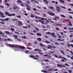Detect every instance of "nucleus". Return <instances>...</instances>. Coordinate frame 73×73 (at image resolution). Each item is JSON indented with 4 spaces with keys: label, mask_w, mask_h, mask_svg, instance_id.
<instances>
[{
    "label": "nucleus",
    "mask_w": 73,
    "mask_h": 73,
    "mask_svg": "<svg viewBox=\"0 0 73 73\" xmlns=\"http://www.w3.org/2000/svg\"><path fill=\"white\" fill-rule=\"evenodd\" d=\"M8 45L12 47H14V48L16 47L17 48H19L20 49H25V47H23L22 46L19 45H15L14 44H8Z\"/></svg>",
    "instance_id": "obj_1"
},
{
    "label": "nucleus",
    "mask_w": 73,
    "mask_h": 73,
    "mask_svg": "<svg viewBox=\"0 0 73 73\" xmlns=\"http://www.w3.org/2000/svg\"><path fill=\"white\" fill-rule=\"evenodd\" d=\"M51 35L53 37H54V38H56V35L55 34V33H53L52 34H51Z\"/></svg>",
    "instance_id": "obj_2"
},
{
    "label": "nucleus",
    "mask_w": 73,
    "mask_h": 73,
    "mask_svg": "<svg viewBox=\"0 0 73 73\" xmlns=\"http://www.w3.org/2000/svg\"><path fill=\"white\" fill-rule=\"evenodd\" d=\"M56 8H57V9H56V10H57V11L59 12H60V9H61V8H60V7H58V6H56Z\"/></svg>",
    "instance_id": "obj_3"
},
{
    "label": "nucleus",
    "mask_w": 73,
    "mask_h": 73,
    "mask_svg": "<svg viewBox=\"0 0 73 73\" xmlns=\"http://www.w3.org/2000/svg\"><path fill=\"white\" fill-rule=\"evenodd\" d=\"M53 20H56V21H57V20L56 19H59V17L58 16H56L55 17V18H53Z\"/></svg>",
    "instance_id": "obj_4"
},
{
    "label": "nucleus",
    "mask_w": 73,
    "mask_h": 73,
    "mask_svg": "<svg viewBox=\"0 0 73 73\" xmlns=\"http://www.w3.org/2000/svg\"><path fill=\"white\" fill-rule=\"evenodd\" d=\"M68 21H69L68 23H69V24H68V25H69L70 26H72V24L71 22H70V20H68Z\"/></svg>",
    "instance_id": "obj_5"
},
{
    "label": "nucleus",
    "mask_w": 73,
    "mask_h": 73,
    "mask_svg": "<svg viewBox=\"0 0 73 73\" xmlns=\"http://www.w3.org/2000/svg\"><path fill=\"white\" fill-rule=\"evenodd\" d=\"M18 25L20 26H21V25H23V23H22V22L19 21V22L18 23Z\"/></svg>",
    "instance_id": "obj_6"
},
{
    "label": "nucleus",
    "mask_w": 73,
    "mask_h": 73,
    "mask_svg": "<svg viewBox=\"0 0 73 73\" xmlns=\"http://www.w3.org/2000/svg\"><path fill=\"white\" fill-rule=\"evenodd\" d=\"M57 67L58 68H62V65L58 64L57 65Z\"/></svg>",
    "instance_id": "obj_7"
},
{
    "label": "nucleus",
    "mask_w": 73,
    "mask_h": 73,
    "mask_svg": "<svg viewBox=\"0 0 73 73\" xmlns=\"http://www.w3.org/2000/svg\"><path fill=\"white\" fill-rule=\"evenodd\" d=\"M18 3H22L23 2L21 0H18L17 1Z\"/></svg>",
    "instance_id": "obj_8"
},
{
    "label": "nucleus",
    "mask_w": 73,
    "mask_h": 73,
    "mask_svg": "<svg viewBox=\"0 0 73 73\" xmlns=\"http://www.w3.org/2000/svg\"><path fill=\"white\" fill-rule=\"evenodd\" d=\"M13 36L14 37V38H15V39H17V38H18V37L17 35H14Z\"/></svg>",
    "instance_id": "obj_9"
},
{
    "label": "nucleus",
    "mask_w": 73,
    "mask_h": 73,
    "mask_svg": "<svg viewBox=\"0 0 73 73\" xmlns=\"http://www.w3.org/2000/svg\"><path fill=\"white\" fill-rule=\"evenodd\" d=\"M35 51H39V52H41V50L39 49H35Z\"/></svg>",
    "instance_id": "obj_10"
},
{
    "label": "nucleus",
    "mask_w": 73,
    "mask_h": 73,
    "mask_svg": "<svg viewBox=\"0 0 73 73\" xmlns=\"http://www.w3.org/2000/svg\"><path fill=\"white\" fill-rule=\"evenodd\" d=\"M36 36H41V34L40 33H37L36 34Z\"/></svg>",
    "instance_id": "obj_11"
},
{
    "label": "nucleus",
    "mask_w": 73,
    "mask_h": 73,
    "mask_svg": "<svg viewBox=\"0 0 73 73\" xmlns=\"http://www.w3.org/2000/svg\"><path fill=\"white\" fill-rule=\"evenodd\" d=\"M37 40L39 41H41V38H37Z\"/></svg>",
    "instance_id": "obj_12"
},
{
    "label": "nucleus",
    "mask_w": 73,
    "mask_h": 73,
    "mask_svg": "<svg viewBox=\"0 0 73 73\" xmlns=\"http://www.w3.org/2000/svg\"><path fill=\"white\" fill-rule=\"evenodd\" d=\"M43 2H45L46 4H48L49 2L46 1V0H43Z\"/></svg>",
    "instance_id": "obj_13"
},
{
    "label": "nucleus",
    "mask_w": 73,
    "mask_h": 73,
    "mask_svg": "<svg viewBox=\"0 0 73 73\" xmlns=\"http://www.w3.org/2000/svg\"><path fill=\"white\" fill-rule=\"evenodd\" d=\"M5 33H6V34H8V35H10V32L8 31H6L5 32Z\"/></svg>",
    "instance_id": "obj_14"
},
{
    "label": "nucleus",
    "mask_w": 73,
    "mask_h": 73,
    "mask_svg": "<svg viewBox=\"0 0 73 73\" xmlns=\"http://www.w3.org/2000/svg\"><path fill=\"white\" fill-rule=\"evenodd\" d=\"M60 16L61 17H63L64 18H65L66 17L64 15L62 14H61L60 15Z\"/></svg>",
    "instance_id": "obj_15"
},
{
    "label": "nucleus",
    "mask_w": 73,
    "mask_h": 73,
    "mask_svg": "<svg viewBox=\"0 0 73 73\" xmlns=\"http://www.w3.org/2000/svg\"><path fill=\"white\" fill-rule=\"evenodd\" d=\"M9 20V18H6L4 19V20L6 21H8Z\"/></svg>",
    "instance_id": "obj_16"
},
{
    "label": "nucleus",
    "mask_w": 73,
    "mask_h": 73,
    "mask_svg": "<svg viewBox=\"0 0 73 73\" xmlns=\"http://www.w3.org/2000/svg\"><path fill=\"white\" fill-rule=\"evenodd\" d=\"M40 45L41 46H42V47H44V46H45V45H43V44L41 43H40Z\"/></svg>",
    "instance_id": "obj_17"
},
{
    "label": "nucleus",
    "mask_w": 73,
    "mask_h": 73,
    "mask_svg": "<svg viewBox=\"0 0 73 73\" xmlns=\"http://www.w3.org/2000/svg\"><path fill=\"white\" fill-rule=\"evenodd\" d=\"M22 38H24V39H27V37L25 36H24L21 37Z\"/></svg>",
    "instance_id": "obj_18"
},
{
    "label": "nucleus",
    "mask_w": 73,
    "mask_h": 73,
    "mask_svg": "<svg viewBox=\"0 0 73 73\" xmlns=\"http://www.w3.org/2000/svg\"><path fill=\"white\" fill-rule=\"evenodd\" d=\"M35 29L36 31H38V32L39 31V29H38V28L37 27H35Z\"/></svg>",
    "instance_id": "obj_19"
},
{
    "label": "nucleus",
    "mask_w": 73,
    "mask_h": 73,
    "mask_svg": "<svg viewBox=\"0 0 73 73\" xmlns=\"http://www.w3.org/2000/svg\"><path fill=\"white\" fill-rule=\"evenodd\" d=\"M41 72H43V73H48V72H47V71H46V70H45L44 71L43 70H42Z\"/></svg>",
    "instance_id": "obj_20"
},
{
    "label": "nucleus",
    "mask_w": 73,
    "mask_h": 73,
    "mask_svg": "<svg viewBox=\"0 0 73 73\" xmlns=\"http://www.w3.org/2000/svg\"><path fill=\"white\" fill-rule=\"evenodd\" d=\"M29 57L32 58H35V56H33V55H31V56H29Z\"/></svg>",
    "instance_id": "obj_21"
},
{
    "label": "nucleus",
    "mask_w": 73,
    "mask_h": 73,
    "mask_svg": "<svg viewBox=\"0 0 73 73\" xmlns=\"http://www.w3.org/2000/svg\"><path fill=\"white\" fill-rule=\"evenodd\" d=\"M9 12H8L7 11H6L5 13V14H6V15H9Z\"/></svg>",
    "instance_id": "obj_22"
},
{
    "label": "nucleus",
    "mask_w": 73,
    "mask_h": 73,
    "mask_svg": "<svg viewBox=\"0 0 73 73\" xmlns=\"http://www.w3.org/2000/svg\"><path fill=\"white\" fill-rule=\"evenodd\" d=\"M60 52H61V53H62L64 55H65V53H64V51H63L60 50Z\"/></svg>",
    "instance_id": "obj_23"
},
{
    "label": "nucleus",
    "mask_w": 73,
    "mask_h": 73,
    "mask_svg": "<svg viewBox=\"0 0 73 73\" xmlns=\"http://www.w3.org/2000/svg\"><path fill=\"white\" fill-rule=\"evenodd\" d=\"M49 15H50L51 16H53V15H55V14H54V13H50L49 14Z\"/></svg>",
    "instance_id": "obj_24"
},
{
    "label": "nucleus",
    "mask_w": 73,
    "mask_h": 73,
    "mask_svg": "<svg viewBox=\"0 0 73 73\" xmlns=\"http://www.w3.org/2000/svg\"><path fill=\"white\" fill-rule=\"evenodd\" d=\"M48 20H49V21H50V23H54V22L53 21H51V19H48Z\"/></svg>",
    "instance_id": "obj_25"
},
{
    "label": "nucleus",
    "mask_w": 73,
    "mask_h": 73,
    "mask_svg": "<svg viewBox=\"0 0 73 73\" xmlns=\"http://www.w3.org/2000/svg\"><path fill=\"white\" fill-rule=\"evenodd\" d=\"M17 7H13V9H14V10H15V9H17Z\"/></svg>",
    "instance_id": "obj_26"
},
{
    "label": "nucleus",
    "mask_w": 73,
    "mask_h": 73,
    "mask_svg": "<svg viewBox=\"0 0 73 73\" xmlns=\"http://www.w3.org/2000/svg\"><path fill=\"white\" fill-rule=\"evenodd\" d=\"M43 61H44V62H49V60L48 59H47L44 60Z\"/></svg>",
    "instance_id": "obj_27"
},
{
    "label": "nucleus",
    "mask_w": 73,
    "mask_h": 73,
    "mask_svg": "<svg viewBox=\"0 0 73 73\" xmlns=\"http://www.w3.org/2000/svg\"><path fill=\"white\" fill-rule=\"evenodd\" d=\"M48 57H47V58H52V57H51V56H50V55H48Z\"/></svg>",
    "instance_id": "obj_28"
},
{
    "label": "nucleus",
    "mask_w": 73,
    "mask_h": 73,
    "mask_svg": "<svg viewBox=\"0 0 73 73\" xmlns=\"http://www.w3.org/2000/svg\"><path fill=\"white\" fill-rule=\"evenodd\" d=\"M46 35H50V34H51L50 33V32H48L46 33Z\"/></svg>",
    "instance_id": "obj_29"
},
{
    "label": "nucleus",
    "mask_w": 73,
    "mask_h": 73,
    "mask_svg": "<svg viewBox=\"0 0 73 73\" xmlns=\"http://www.w3.org/2000/svg\"><path fill=\"white\" fill-rule=\"evenodd\" d=\"M35 19H41V18H40V17H37L36 16H35Z\"/></svg>",
    "instance_id": "obj_30"
},
{
    "label": "nucleus",
    "mask_w": 73,
    "mask_h": 73,
    "mask_svg": "<svg viewBox=\"0 0 73 73\" xmlns=\"http://www.w3.org/2000/svg\"><path fill=\"white\" fill-rule=\"evenodd\" d=\"M26 9L28 10V11L31 10V9L30 8V7H27Z\"/></svg>",
    "instance_id": "obj_31"
},
{
    "label": "nucleus",
    "mask_w": 73,
    "mask_h": 73,
    "mask_svg": "<svg viewBox=\"0 0 73 73\" xmlns=\"http://www.w3.org/2000/svg\"><path fill=\"white\" fill-rule=\"evenodd\" d=\"M54 56L55 57H56V58H58V56H57V55L56 54H54Z\"/></svg>",
    "instance_id": "obj_32"
},
{
    "label": "nucleus",
    "mask_w": 73,
    "mask_h": 73,
    "mask_svg": "<svg viewBox=\"0 0 73 73\" xmlns=\"http://www.w3.org/2000/svg\"><path fill=\"white\" fill-rule=\"evenodd\" d=\"M59 1H60V2H62V3H63V4H64V1H62V0H59Z\"/></svg>",
    "instance_id": "obj_33"
},
{
    "label": "nucleus",
    "mask_w": 73,
    "mask_h": 73,
    "mask_svg": "<svg viewBox=\"0 0 73 73\" xmlns=\"http://www.w3.org/2000/svg\"><path fill=\"white\" fill-rule=\"evenodd\" d=\"M44 22H45L44 21H41V23L42 24H44Z\"/></svg>",
    "instance_id": "obj_34"
},
{
    "label": "nucleus",
    "mask_w": 73,
    "mask_h": 73,
    "mask_svg": "<svg viewBox=\"0 0 73 73\" xmlns=\"http://www.w3.org/2000/svg\"><path fill=\"white\" fill-rule=\"evenodd\" d=\"M21 5L22 7H24V4H23V3H21Z\"/></svg>",
    "instance_id": "obj_35"
},
{
    "label": "nucleus",
    "mask_w": 73,
    "mask_h": 73,
    "mask_svg": "<svg viewBox=\"0 0 73 73\" xmlns=\"http://www.w3.org/2000/svg\"><path fill=\"white\" fill-rule=\"evenodd\" d=\"M34 15H33V14H31V18H33V17H34Z\"/></svg>",
    "instance_id": "obj_36"
},
{
    "label": "nucleus",
    "mask_w": 73,
    "mask_h": 73,
    "mask_svg": "<svg viewBox=\"0 0 73 73\" xmlns=\"http://www.w3.org/2000/svg\"><path fill=\"white\" fill-rule=\"evenodd\" d=\"M7 40H8V41H11V39L10 38H8L7 39Z\"/></svg>",
    "instance_id": "obj_37"
},
{
    "label": "nucleus",
    "mask_w": 73,
    "mask_h": 73,
    "mask_svg": "<svg viewBox=\"0 0 73 73\" xmlns=\"http://www.w3.org/2000/svg\"><path fill=\"white\" fill-rule=\"evenodd\" d=\"M62 58L64 60H66V61L67 60V59L64 57H63Z\"/></svg>",
    "instance_id": "obj_38"
},
{
    "label": "nucleus",
    "mask_w": 73,
    "mask_h": 73,
    "mask_svg": "<svg viewBox=\"0 0 73 73\" xmlns=\"http://www.w3.org/2000/svg\"><path fill=\"white\" fill-rule=\"evenodd\" d=\"M11 31H14L15 29L14 28H11Z\"/></svg>",
    "instance_id": "obj_39"
},
{
    "label": "nucleus",
    "mask_w": 73,
    "mask_h": 73,
    "mask_svg": "<svg viewBox=\"0 0 73 73\" xmlns=\"http://www.w3.org/2000/svg\"><path fill=\"white\" fill-rule=\"evenodd\" d=\"M5 4H6L7 6H9V4L8 3H5Z\"/></svg>",
    "instance_id": "obj_40"
},
{
    "label": "nucleus",
    "mask_w": 73,
    "mask_h": 73,
    "mask_svg": "<svg viewBox=\"0 0 73 73\" xmlns=\"http://www.w3.org/2000/svg\"><path fill=\"white\" fill-rule=\"evenodd\" d=\"M23 28H24L27 29L28 28V27L27 26H23Z\"/></svg>",
    "instance_id": "obj_41"
},
{
    "label": "nucleus",
    "mask_w": 73,
    "mask_h": 73,
    "mask_svg": "<svg viewBox=\"0 0 73 73\" xmlns=\"http://www.w3.org/2000/svg\"><path fill=\"white\" fill-rule=\"evenodd\" d=\"M56 31H59V30L60 29L58 27H56Z\"/></svg>",
    "instance_id": "obj_42"
},
{
    "label": "nucleus",
    "mask_w": 73,
    "mask_h": 73,
    "mask_svg": "<svg viewBox=\"0 0 73 73\" xmlns=\"http://www.w3.org/2000/svg\"><path fill=\"white\" fill-rule=\"evenodd\" d=\"M11 15H12V16H15V15H16V14L12 13L11 14Z\"/></svg>",
    "instance_id": "obj_43"
},
{
    "label": "nucleus",
    "mask_w": 73,
    "mask_h": 73,
    "mask_svg": "<svg viewBox=\"0 0 73 73\" xmlns=\"http://www.w3.org/2000/svg\"><path fill=\"white\" fill-rule=\"evenodd\" d=\"M56 25L57 26H62V25H60V24H56Z\"/></svg>",
    "instance_id": "obj_44"
},
{
    "label": "nucleus",
    "mask_w": 73,
    "mask_h": 73,
    "mask_svg": "<svg viewBox=\"0 0 73 73\" xmlns=\"http://www.w3.org/2000/svg\"><path fill=\"white\" fill-rule=\"evenodd\" d=\"M49 8H50V9H54L53 7L52 6H50L49 7Z\"/></svg>",
    "instance_id": "obj_45"
},
{
    "label": "nucleus",
    "mask_w": 73,
    "mask_h": 73,
    "mask_svg": "<svg viewBox=\"0 0 73 73\" xmlns=\"http://www.w3.org/2000/svg\"><path fill=\"white\" fill-rule=\"evenodd\" d=\"M4 22H0V24H4Z\"/></svg>",
    "instance_id": "obj_46"
},
{
    "label": "nucleus",
    "mask_w": 73,
    "mask_h": 73,
    "mask_svg": "<svg viewBox=\"0 0 73 73\" xmlns=\"http://www.w3.org/2000/svg\"><path fill=\"white\" fill-rule=\"evenodd\" d=\"M44 57H48V54H46V55H44Z\"/></svg>",
    "instance_id": "obj_47"
},
{
    "label": "nucleus",
    "mask_w": 73,
    "mask_h": 73,
    "mask_svg": "<svg viewBox=\"0 0 73 73\" xmlns=\"http://www.w3.org/2000/svg\"><path fill=\"white\" fill-rule=\"evenodd\" d=\"M65 65L66 66H69V65L67 63H65Z\"/></svg>",
    "instance_id": "obj_48"
},
{
    "label": "nucleus",
    "mask_w": 73,
    "mask_h": 73,
    "mask_svg": "<svg viewBox=\"0 0 73 73\" xmlns=\"http://www.w3.org/2000/svg\"><path fill=\"white\" fill-rule=\"evenodd\" d=\"M45 42H46V43H47V44H48V43H50V42H49L48 41H46Z\"/></svg>",
    "instance_id": "obj_49"
},
{
    "label": "nucleus",
    "mask_w": 73,
    "mask_h": 73,
    "mask_svg": "<svg viewBox=\"0 0 73 73\" xmlns=\"http://www.w3.org/2000/svg\"><path fill=\"white\" fill-rule=\"evenodd\" d=\"M17 18H21V16L18 15L17 17Z\"/></svg>",
    "instance_id": "obj_50"
},
{
    "label": "nucleus",
    "mask_w": 73,
    "mask_h": 73,
    "mask_svg": "<svg viewBox=\"0 0 73 73\" xmlns=\"http://www.w3.org/2000/svg\"><path fill=\"white\" fill-rule=\"evenodd\" d=\"M13 21H17L18 20L17 19H13Z\"/></svg>",
    "instance_id": "obj_51"
},
{
    "label": "nucleus",
    "mask_w": 73,
    "mask_h": 73,
    "mask_svg": "<svg viewBox=\"0 0 73 73\" xmlns=\"http://www.w3.org/2000/svg\"><path fill=\"white\" fill-rule=\"evenodd\" d=\"M67 45L69 47H70V44H69V43H67Z\"/></svg>",
    "instance_id": "obj_52"
},
{
    "label": "nucleus",
    "mask_w": 73,
    "mask_h": 73,
    "mask_svg": "<svg viewBox=\"0 0 73 73\" xmlns=\"http://www.w3.org/2000/svg\"><path fill=\"white\" fill-rule=\"evenodd\" d=\"M26 2L28 4H29V3H30V2H29V1H26Z\"/></svg>",
    "instance_id": "obj_53"
},
{
    "label": "nucleus",
    "mask_w": 73,
    "mask_h": 73,
    "mask_svg": "<svg viewBox=\"0 0 73 73\" xmlns=\"http://www.w3.org/2000/svg\"><path fill=\"white\" fill-rule=\"evenodd\" d=\"M38 53L39 54H43V53L41 52H38Z\"/></svg>",
    "instance_id": "obj_54"
},
{
    "label": "nucleus",
    "mask_w": 73,
    "mask_h": 73,
    "mask_svg": "<svg viewBox=\"0 0 73 73\" xmlns=\"http://www.w3.org/2000/svg\"><path fill=\"white\" fill-rule=\"evenodd\" d=\"M43 16H44V17H46V15L44 14H43Z\"/></svg>",
    "instance_id": "obj_55"
},
{
    "label": "nucleus",
    "mask_w": 73,
    "mask_h": 73,
    "mask_svg": "<svg viewBox=\"0 0 73 73\" xmlns=\"http://www.w3.org/2000/svg\"><path fill=\"white\" fill-rule=\"evenodd\" d=\"M1 21H5V20L3 19H1Z\"/></svg>",
    "instance_id": "obj_56"
},
{
    "label": "nucleus",
    "mask_w": 73,
    "mask_h": 73,
    "mask_svg": "<svg viewBox=\"0 0 73 73\" xmlns=\"http://www.w3.org/2000/svg\"><path fill=\"white\" fill-rule=\"evenodd\" d=\"M33 32H34V33H37V31H36V30H33Z\"/></svg>",
    "instance_id": "obj_57"
},
{
    "label": "nucleus",
    "mask_w": 73,
    "mask_h": 73,
    "mask_svg": "<svg viewBox=\"0 0 73 73\" xmlns=\"http://www.w3.org/2000/svg\"><path fill=\"white\" fill-rule=\"evenodd\" d=\"M68 72L69 73H72V71H71L70 70H69Z\"/></svg>",
    "instance_id": "obj_58"
},
{
    "label": "nucleus",
    "mask_w": 73,
    "mask_h": 73,
    "mask_svg": "<svg viewBox=\"0 0 73 73\" xmlns=\"http://www.w3.org/2000/svg\"><path fill=\"white\" fill-rule=\"evenodd\" d=\"M30 35H34V34L33 33H29Z\"/></svg>",
    "instance_id": "obj_59"
},
{
    "label": "nucleus",
    "mask_w": 73,
    "mask_h": 73,
    "mask_svg": "<svg viewBox=\"0 0 73 73\" xmlns=\"http://www.w3.org/2000/svg\"><path fill=\"white\" fill-rule=\"evenodd\" d=\"M37 7L39 9H41V7H40L38 6H37Z\"/></svg>",
    "instance_id": "obj_60"
},
{
    "label": "nucleus",
    "mask_w": 73,
    "mask_h": 73,
    "mask_svg": "<svg viewBox=\"0 0 73 73\" xmlns=\"http://www.w3.org/2000/svg\"><path fill=\"white\" fill-rule=\"evenodd\" d=\"M70 5L72 6V7H73V4H70Z\"/></svg>",
    "instance_id": "obj_61"
},
{
    "label": "nucleus",
    "mask_w": 73,
    "mask_h": 73,
    "mask_svg": "<svg viewBox=\"0 0 73 73\" xmlns=\"http://www.w3.org/2000/svg\"><path fill=\"white\" fill-rule=\"evenodd\" d=\"M58 70V69H55L54 70H53V71H57Z\"/></svg>",
    "instance_id": "obj_62"
},
{
    "label": "nucleus",
    "mask_w": 73,
    "mask_h": 73,
    "mask_svg": "<svg viewBox=\"0 0 73 73\" xmlns=\"http://www.w3.org/2000/svg\"><path fill=\"white\" fill-rule=\"evenodd\" d=\"M55 44H56V45H59V44L58 43V42H55Z\"/></svg>",
    "instance_id": "obj_63"
},
{
    "label": "nucleus",
    "mask_w": 73,
    "mask_h": 73,
    "mask_svg": "<svg viewBox=\"0 0 73 73\" xmlns=\"http://www.w3.org/2000/svg\"><path fill=\"white\" fill-rule=\"evenodd\" d=\"M52 3H55V1H51Z\"/></svg>",
    "instance_id": "obj_64"
}]
</instances>
